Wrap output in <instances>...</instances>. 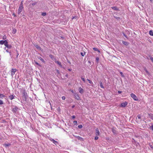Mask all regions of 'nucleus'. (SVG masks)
I'll return each mask as SVG.
<instances>
[{"label":"nucleus","instance_id":"obj_32","mask_svg":"<svg viewBox=\"0 0 153 153\" xmlns=\"http://www.w3.org/2000/svg\"><path fill=\"white\" fill-rule=\"evenodd\" d=\"M137 117L139 119H141V116L139 114L137 115Z\"/></svg>","mask_w":153,"mask_h":153},{"label":"nucleus","instance_id":"obj_47","mask_svg":"<svg viewBox=\"0 0 153 153\" xmlns=\"http://www.w3.org/2000/svg\"><path fill=\"white\" fill-rule=\"evenodd\" d=\"M72 119H74L75 118V116L74 115H73L72 116Z\"/></svg>","mask_w":153,"mask_h":153},{"label":"nucleus","instance_id":"obj_8","mask_svg":"<svg viewBox=\"0 0 153 153\" xmlns=\"http://www.w3.org/2000/svg\"><path fill=\"white\" fill-rule=\"evenodd\" d=\"M128 103L127 102H125V103H122L121 104V106L123 107H125L127 105Z\"/></svg>","mask_w":153,"mask_h":153},{"label":"nucleus","instance_id":"obj_41","mask_svg":"<svg viewBox=\"0 0 153 153\" xmlns=\"http://www.w3.org/2000/svg\"><path fill=\"white\" fill-rule=\"evenodd\" d=\"M62 99L63 100H65V96H63L62 97Z\"/></svg>","mask_w":153,"mask_h":153},{"label":"nucleus","instance_id":"obj_35","mask_svg":"<svg viewBox=\"0 0 153 153\" xmlns=\"http://www.w3.org/2000/svg\"><path fill=\"white\" fill-rule=\"evenodd\" d=\"M81 79L84 82H85V80L84 78L82 77H81Z\"/></svg>","mask_w":153,"mask_h":153},{"label":"nucleus","instance_id":"obj_61","mask_svg":"<svg viewBox=\"0 0 153 153\" xmlns=\"http://www.w3.org/2000/svg\"><path fill=\"white\" fill-rule=\"evenodd\" d=\"M4 49H6V48H5Z\"/></svg>","mask_w":153,"mask_h":153},{"label":"nucleus","instance_id":"obj_52","mask_svg":"<svg viewBox=\"0 0 153 153\" xmlns=\"http://www.w3.org/2000/svg\"><path fill=\"white\" fill-rule=\"evenodd\" d=\"M68 70L69 71H71V69H68Z\"/></svg>","mask_w":153,"mask_h":153},{"label":"nucleus","instance_id":"obj_4","mask_svg":"<svg viewBox=\"0 0 153 153\" xmlns=\"http://www.w3.org/2000/svg\"><path fill=\"white\" fill-rule=\"evenodd\" d=\"M49 140L56 145L58 144V143L57 141L53 139L52 138H50Z\"/></svg>","mask_w":153,"mask_h":153},{"label":"nucleus","instance_id":"obj_49","mask_svg":"<svg viewBox=\"0 0 153 153\" xmlns=\"http://www.w3.org/2000/svg\"><path fill=\"white\" fill-rule=\"evenodd\" d=\"M6 51L7 52H9L10 53V52H9V50L8 49Z\"/></svg>","mask_w":153,"mask_h":153},{"label":"nucleus","instance_id":"obj_28","mask_svg":"<svg viewBox=\"0 0 153 153\" xmlns=\"http://www.w3.org/2000/svg\"><path fill=\"white\" fill-rule=\"evenodd\" d=\"M78 127L79 128H81L82 127V125H78Z\"/></svg>","mask_w":153,"mask_h":153},{"label":"nucleus","instance_id":"obj_20","mask_svg":"<svg viewBox=\"0 0 153 153\" xmlns=\"http://www.w3.org/2000/svg\"><path fill=\"white\" fill-rule=\"evenodd\" d=\"M80 54L82 56H84L85 55V51H83L81 52Z\"/></svg>","mask_w":153,"mask_h":153},{"label":"nucleus","instance_id":"obj_55","mask_svg":"<svg viewBox=\"0 0 153 153\" xmlns=\"http://www.w3.org/2000/svg\"><path fill=\"white\" fill-rule=\"evenodd\" d=\"M68 74H66L65 76L66 77H68Z\"/></svg>","mask_w":153,"mask_h":153},{"label":"nucleus","instance_id":"obj_36","mask_svg":"<svg viewBox=\"0 0 153 153\" xmlns=\"http://www.w3.org/2000/svg\"><path fill=\"white\" fill-rule=\"evenodd\" d=\"M96 60L97 62L98 63L99 60V58L98 57H96Z\"/></svg>","mask_w":153,"mask_h":153},{"label":"nucleus","instance_id":"obj_40","mask_svg":"<svg viewBox=\"0 0 153 153\" xmlns=\"http://www.w3.org/2000/svg\"><path fill=\"white\" fill-rule=\"evenodd\" d=\"M150 59L152 61V62H153V58L152 57H150Z\"/></svg>","mask_w":153,"mask_h":153},{"label":"nucleus","instance_id":"obj_10","mask_svg":"<svg viewBox=\"0 0 153 153\" xmlns=\"http://www.w3.org/2000/svg\"><path fill=\"white\" fill-rule=\"evenodd\" d=\"M79 93L81 94H83L84 93V90L81 87L79 88Z\"/></svg>","mask_w":153,"mask_h":153},{"label":"nucleus","instance_id":"obj_19","mask_svg":"<svg viewBox=\"0 0 153 153\" xmlns=\"http://www.w3.org/2000/svg\"><path fill=\"white\" fill-rule=\"evenodd\" d=\"M77 138L78 140L80 141H82L83 140V138L79 136H78L77 137Z\"/></svg>","mask_w":153,"mask_h":153},{"label":"nucleus","instance_id":"obj_51","mask_svg":"<svg viewBox=\"0 0 153 153\" xmlns=\"http://www.w3.org/2000/svg\"><path fill=\"white\" fill-rule=\"evenodd\" d=\"M75 107V105H73L72 106V108H74V107Z\"/></svg>","mask_w":153,"mask_h":153},{"label":"nucleus","instance_id":"obj_30","mask_svg":"<svg viewBox=\"0 0 153 153\" xmlns=\"http://www.w3.org/2000/svg\"><path fill=\"white\" fill-rule=\"evenodd\" d=\"M10 144H4V146L6 147L10 146Z\"/></svg>","mask_w":153,"mask_h":153},{"label":"nucleus","instance_id":"obj_3","mask_svg":"<svg viewBox=\"0 0 153 153\" xmlns=\"http://www.w3.org/2000/svg\"><path fill=\"white\" fill-rule=\"evenodd\" d=\"M131 96L135 100L137 101L138 100L137 96L133 93H131Z\"/></svg>","mask_w":153,"mask_h":153},{"label":"nucleus","instance_id":"obj_18","mask_svg":"<svg viewBox=\"0 0 153 153\" xmlns=\"http://www.w3.org/2000/svg\"><path fill=\"white\" fill-rule=\"evenodd\" d=\"M123 44L126 45V46H127L128 45V44H129V43H128L127 42H126V41H123Z\"/></svg>","mask_w":153,"mask_h":153},{"label":"nucleus","instance_id":"obj_53","mask_svg":"<svg viewBox=\"0 0 153 153\" xmlns=\"http://www.w3.org/2000/svg\"><path fill=\"white\" fill-rule=\"evenodd\" d=\"M68 62L69 64H71V63L69 61H68Z\"/></svg>","mask_w":153,"mask_h":153},{"label":"nucleus","instance_id":"obj_38","mask_svg":"<svg viewBox=\"0 0 153 153\" xmlns=\"http://www.w3.org/2000/svg\"><path fill=\"white\" fill-rule=\"evenodd\" d=\"M56 71L57 74H60L59 71L58 70H56Z\"/></svg>","mask_w":153,"mask_h":153},{"label":"nucleus","instance_id":"obj_54","mask_svg":"<svg viewBox=\"0 0 153 153\" xmlns=\"http://www.w3.org/2000/svg\"><path fill=\"white\" fill-rule=\"evenodd\" d=\"M71 92L72 93H74V91H73V90H71Z\"/></svg>","mask_w":153,"mask_h":153},{"label":"nucleus","instance_id":"obj_1","mask_svg":"<svg viewBox=\"0 0 153 153\" xmlns=\"http://www.w3.org/2000/svg\"><path fill=\"white\" fill-rule=\"evenodd\" d=\"M27 93L25 91H24L22 95L23 100L25 101H26L27 99Z\"/></svg>","mask_w":153,"mask_h":153},{"label":"nucleus","instance_id":"obj_31","mask_svg":"<svg viewBox=\"0 0 153 153\" xmlns=\"http://www.w3.org/2000/svg\"><path fill=\"white\" fill-rule=\"evenodd\" d=\"M4 97V95L2 94H0V97L1 98L3 97Z\"/></svg>","mask_w":153,"mask_h":153},{"label":"nucleus","instance_id":"obj_25","mask_svg":"<svg viewBox=\"0 0 153 153\" xmlns=\"http://www.w3.org/2000/svg\"><path fill=\"white\" fill-rule=\"evenodd\" d=\"M87 80L88 81V82L91 84H93V82H92V81L91 80H90V79H87Z\"/></svg>","mask_w":153,"mask_h":153},{"label":"nucleus","instance_id":"obj_39","mask_svg":"<svg viewBox=\"0 0 153 153\" xmlns=\"http://www.w3.org/2000/svg\"><path fill=\"white\" fill-rule=\"evenodd\" d=\"M98 136H96L95 137L94 139L95 140H97V139H98Z\"/></svg>","mask_w":153,"mask_h":153},{"label":"nucleus","instance_id":"obj_5","mask_svg":"<svg viewBox=\"0 0 153 153\" xmlns=\"http://www.w3.org/2000/svg\"><path fill=\"white\" fill-rule=\"evenodd\" d=\"M16 69H11V75L12 76L13 75H14L15 74V72L16 71Z\"/></svg>","mask_w":153,"mask_h":153},{"label":"nucleus","instance_id":"obj_24","mask_svg":"<svg viewBox=\"0 0 153 153\" xmlns=\"http://www.w3.org/2000/svg\"><path fill=\"white\" fill-rule=\"evenodd\" d=\"M144 70L145 71H146V73L148 74H149V72H148V71L147 70V69H146V67H144Z\"/></svg>","mask_w":153,"mask_h":153},{"label":"nucleus","instance_id":"obj_27","mask_svg":"<svg viewBox=\"0 0 153 153\" xmlns=\"http://www.w3.org/2000/svg\"><path fill=\"white\" fill-rule=\"evenodd\" d=\"M114 18L117 19V20H118L120 19V18L118 17H117L115 16H114Z\"/></svg>","mask_w":153,"mask_h":153},{"label":"nucleus","instance_id":"obj_11","mask_svg":"<svg viewBox=\"0 0 153 153\" xmlns=\"http://www.w3.org/2000/svg\"><path fill=\"white\" fill-rule=\"evenodd\" d=\"M95 131H96V135H97V136L99 135H100V132L99 130L98 129V128H96L95 129Z\"/></svg>","mask_w":153,"mask_h":153},{"label":"nucleus","instance_id":"obj_6","mask_svg":"<svg viewBox=\"0 0 153 153\" xmlns=\"http://www.w3.org/2000/svg\"><path fill=\"white\" fill-rule=\"evenodd\" d=\"M74 95L76 99L78 100H80V97H79V95L78 94L75 93L74 94Z\"/></svg>","mask_w":153,"mask_h":153},{"label":"nucleus","instance_id":"obj_22","mask_svg":"<svg viewBox=\"0 0 153 153\" xmlns=\"http://www.w3.org/2000/svg\"><path fill=\"white\" fill-rule=\"evenodd\" d=\"M93 50L95 51H98L99 52H100V51L97 48H93Z\"/></svg>","mask_w":153,"mask_h":153},{"label":"nucleus","instance_id":"obj_44","mask_svg":"<svg viewBox=\"0 0 153 153\" xmlns=\"http://www.w3.org/2000/svg\"><path fill=\"white\" fill-rule=\"evenodd\" d=\"M20 7H22V8H23V4H20L19 6Z\"/></svg>","mask_w":153,"mask_h":153},{"label":"nucleus","instance_id":"obj_12","mask_svg":"<svg viewBox=\"0 0 153 153\" xmlns=\"http://www.w3.org/2000/svg\"><path fill=\"white\" fill-rule=\"evenodd\" d=\"M22 9H23V8H22L21 7H19L18 10V14H19L21 13V12L22 11Z\"/></svg>","mask_w":153,"mask_h":153},{"label":"nucleus","instance_id":"obj_58","mask_svg":"<svg viewBox=\"0 0 153 153\" xmlns=\"http://www.w3.org/2000/svg\"><path fill=\"white\" fill-rule=\"evenodd\" d=\"M13 15H14V16H15V15L14 14H13Z\"/></svg>","mask_w":153,"mask_h":153},{"label":"nucleus","instance_id":"obj_50","mask_svg":"<svg viewBox=\"0 0 153 153\" xmlns=\"http://www.w3.org/2000/svg\"><path fill=\"white\" fill-rule=\"evenodd\" d=\"M118 93L119 94H120V93H122V91H118Z\"/></svg>","mask_w":153,"mask_h":153},{"label":"nucleus","instance_id":"obj_15","mask_svg":"<svg viewBox=\"0 0 153 153\" xmlns=\"http://www.w3.org/2000/svg\"><path fill=\"white\" fill-rule=\"evenodd\" d=\"M38 58L39 59H40L41 61L43 63L45 62V61H44V60L41 57H38Z\"/></svg>","mask_w":153,"mask_h":153},{"label":"nucleus","instance_id":"obj_26","mask_svg":"<svg viewBox=\"0 0 153 153\" xmlns=\"http://www.w3.org/2000/svg\"><path fill=\"white\" fill-rule=\"evenodd\" d=\"M34 62H35V64L36 65H38V66H39L40 67L41 66V65L40 64H39V63H38L37 62H35V61H34Z\"/></svg>","mask_w":153,"mask_h":153},{"label":"nucleus","instance_id":"obj_34","mask_svg":"<svg viewBox=\"0 0 153 153\" xmlns=\"http://www.w3.org/2000/svg\"><path fill=\"white\" fill-rule=\"evenodd\" d=\"M123 33V36H125V37H126V38H128L127 37V36L124 33V32H123V33Z\"/></svg>","mask_w":153,"mask_h":153},{"label":"nucleus","instance_id":"obj_7","mask_svg":"<svg viewBox=\"0 0 153 153\" xmlns=\"http://www.w3.org/2000/svg\"><path fill=\"white\" fill-rule=\"evenodd\" d=\"M5 46H6V47L9 49H10L12 48V46L11 45H9L8 44L7 42H6L5 43Z\"/></svg>","mask_w":153,"mask_h":153},{"label":"nucleus","instance_id":"obj_45","mask_svg":"<svg viewBox=\"0 0 153 153\" xmlns=\"http://www.w3.org/2000/svg\"><path fill=\"white\" fill-rule=\"evenodd\" d=\"M36 48L38 49L40 48V47L37 45H36Z\"/></svg>","mask_w":153,"mask_h":153},{"label":"nucleus","instance_id":"obj_56","mask_svg":"<svg viewBox=\"0 0 153 153\" xmlns=\"http://www.w3.org/2000/svg\"><path fill=\"white\" fill-rule=\"evenodd\" d=\"M20 4H23V1H22Z\"/></svg>","mask_w":153,"mask_h":153},{"label":"nucleus","instance_id":"obj_2","mask_svg":"<svg viewBox=\"0 0 153 153\" xmlns=\"http://www.w3.org/2000/svg\"><path fill=\"white\" fill-rule=\"evenodd\" d=\"M12 108V111L14 113H16L17 112L18 108L16 106H14Z\"/></svg>","mask_w":153,"mask_h":153},{"label":"nucleus","instance_id":"obj_16","mask_svg":"<svg viewBox=\"0 0 153 153\" xmlns=\"http://www.w3.org/2000/svg\"><path fill=\"white\" fill-rule=\"evenodd\" d=\"M149 117L152 120H153V114H149Z\"/></svg>","mask_w":153,"mask_h":153},{"label":"nucleus","instance_id":"obj_9","mask_svg":"<svg viewBox=\"0 0 153 153\" xmlns=\"http://www.w3.org/2000/svg\"><path fill=\"white\" fill-rule=\"evenodd\" d=\"M6 42H7V41L6 40H1L0 41V44L1 45L4 44L5 45V44Z\"/></svg>","mask_w":153,"mask_h":153},{"label":"nucleus","instance_id":"obj_14","mask_svg":"<svg viewBox=\"0 0 153 153\" xmlns=\"http://www.w3.org/2000/svg\"><path fill=\"white\" fill-rule=\"evenodd\" d=\"M111 8L112 9L115 10H119V9L117 7L114 6L113 7H111Z\"/></svg>","mask_w":153,"mask_h":153},{"label":"nucleus","instance_id":"obj_21","mask_svg":"<svg viewBox=\"0 0 153 153\" xmlns=\"http://www.w3.org/2000/svg\"><path fill=\"white\" fill-rule=\"evenodd\" d=\"M149 34L150 35L153 36V31L152 30H150L149 32Z\"/></svg>","mask_w":153,"mask_h":153},{"label":"nucleus","instance_id":"obj_60","mask_svg":"<svg viewBox=\"0 0 153 153\" xmlns=\"http://www.w3.org/2000/svg\"><path fill=\"white\" fill-rule=\"evenodd\" d=\"M75 137L77 138V136H75Z\"/></svg>","mask_w":153,"mask_h":153},{"label":"nucleus","instance_id":"obj_46","mask_svg":"<svg viewBox=\"0 0 153 153\" xmlns=\"http://www.w3.org/2000/svg\"><path fill=\"white\" fill-rule=\"evenodd\" d=\"M120 74H121L122 76H124L123 75V73H122V72H120Z\"/></svg>","mask_w":153,"mask_h":153},{"label":"nucleus","instance_id":"obj_29","mask_svg":"<svg viewBox=\"0 0 153 153\" xmlns=\"http://www.w3.org/2000/svg\"><path fill=\"white\" fill-rule=\"evenodd\" d=\"M46 15V13H42V15L43 16H45Z\"/></svg>","mask_w":153,"mask_h":153},{"label":"nucleus","instance_id":"obj_42","mask_svg":"<svg viewBox=\"0 0 153 153\" xmlns=\"http://www.w3.org/2000/svg\"><path fill=\"white\" fill-rule=\"evenodd\" d=\"M3 104V102L2 100H0V105H2Z\"/></svg>","mask_w":153,"mask_h":153},{"label":"nucleus","instance_id":"obj_57","mask_svg":"<svg viewBox=\"0 0 153 153\" xmlns=\"http://www.w3.org/2000/svg\"><path fill=\"white\" fill-rule=\"evenodd\" d=\"M151 2H152V0H150Z\"/></svg>","mask_w":153,"mask_h":153},{"label":"nucleus","instance_id":"obj_13","mask_svg":"<svg viewBox=\"0 0 153 153\" xmlns=\"http://www.w3.org/2000/svg\"><path fill=\"white\" fill-rule=\"evenodd\" d=\"M55 62V63H57L60 67H62L61 62H60L58 61H56Z\"/></svg>","mask_w":153,"mask_h":153},{"label":"nucleus","instance_id":"obj_43","mask_svg":"<svg viewBox=\"0 0 153 153\" xmlns=\"http://www.w3.org/2000/svg\"><path fill=\"white\" fill-rule=\"evenodd\" d=\"M49 57L51 58H52L53 57V56L51 54H50L49 55Z\"/></svg>","mask_w":153,"mask_h":153},{"label":"nucleus","instance_id":"obj_33","mask_svg":"<svg viewBox=\"0 0 153 153\" xmlns=\"http://www.w3.org/2000/svg\"><path fill=\"white\" fill-rule=\"evenodd\" d=\"M73 123L74 125H76L77 124V121L76 120L74 121L73 122Z\"/></svg>","mask_w":153,"mask_h":153},{"label":"nucleus","instance_id":"obj_17","mask_svg":"<svg viewBox=\"0 0 153 153\" xmlns=\"http://www.w3.org/2000/svg\"><path fill=\"white\" fill-rule=\"evenodd\" d=\"M10 100H12L14 98V96L13 95H11L9 97Z\"/></svg>","mask_w":153,"mask_h":153},{"label":"nucleus","instance_id":"obj_48","mask_svg":"<svg viewBox=\"0 0 153 153\" xmlns=\"http://www.w3.org/2000/svg\"><path fill=\"white\" fill-rule=\"evenodd\" d=\"M13 31L14 32V33H15L16 32V29H14L13 30Z\"/></svg>","mask_w":153,"mask_h":153},{"label":"nucleus","instance_id":"obj_37","mask_svg":"<svg viewBox=\"0 0 153 153\" xmlns=\"http://www.w3.org/2000/svg\"><path fill=\"white\" fill-rule=\"evenodd\" d=\"M6 38H7V36L5 35H4V36L2 38L3 39H6Z\"/></svg>","mask_w":153,"mask_h":153},{"label":"nucleus","instance_id":"obj_23","mask_svg":"<svg viewBox=\"0 0 153 153\" xmlns=\"http://www.w3.org/2000/svg\"><path fill=\"white\" fill-rule=\"evenodd\" d=\"M100 87L102 88H104V86H103L102 83L101 82H100Z\"/></svg>","mask_w":153,"mask_h":153},{"label":"nucleus","instance_id":"obj_59","mask_svg":"<svg viewBox=\"0 0 153 153\" xmlns=\"http://www.w3.org/2000/svg\"><path fill=\"white\" fill-rule=\"evenodd\" d=\"M18 55H19V54H18H18H17V57L18 56Z\"/></svg>","mask_w":153,"mask_h":153}]
</instances>
